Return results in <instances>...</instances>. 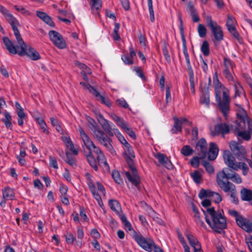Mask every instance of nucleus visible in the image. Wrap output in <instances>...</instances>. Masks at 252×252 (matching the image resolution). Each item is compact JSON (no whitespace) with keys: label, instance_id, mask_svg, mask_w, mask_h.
<instances>
[{"label":"nucleus","instance_id":"473e14b6","mask_svg":"<svg viewBox=\"0 0 252 252\" xmlns=\"http://www.w3.org/2000/svg\"><path fill=\"white\" fill-rule=\"evenodd\" d=\"M200 103L201 104H205L208 107L210 105V94L207 93H201L200 97Z\"/></svg>","mask_w":252,"mask_h":252},{"label":"nucleus","instance_id":"39448f33","mask_svg":"<svg viewBox=\"0 0 252 252\" xmlns=\"http://www.w3.org/2000/svg\"><path fill=\"white\" fill-rule=\"evenodd\" d=\"M223 158L225 163L230 168L234 170H238L239 169H242L243 174L246 175L249 172V168L246 163L244 162H239L237 163L236 159L232 155L229 150H225L223 152Z\"/></svg>","mask_w":252,"mask_h":252},{"label":"nucleus","instance_id":"f03ea898","mask_svg":"<svg viewBox=\"0 0 252 252\" xmlns=\"http://www.w3.org/2000/svg\"><path fill=\"white\" fill-rule=\"evenodd\" d=\"M2 40L6 49L12 54H18L21 57L27 56L33 61H36L41 58L39 53L32 46L27 47L26 45L25 47H21V50L18 51L8 37H3Z\"/></svg>","mask_w":252,"mask_h":252},{"label":"nucleus","instance_id":"423d86ee","mask_svg":"<svg viewBox=\"0 0 252 252\" xmlns=\"http://www.w3.org/2000/svg\"><path fill=\"white\" fill-rule=\"evenodd\" d=\"M206 20L207 26L211 29L214 35V38L212 40L216 45L217 42H219L223 39L222 30L221 27L216 22L214 21L210 16H207Z\"/></svg>","mask_w":252,"mask_h":252},{"label":"nucleus","instance_id":"e2e57ef3","mask_svg":"<svg viewBox=\"0 0 252 252\" xmlns=\"http://www.w3.org/2000/svg\"><path fill=\"white\" fill-rule=\"evenodd\" d=\"M66 241L68 244H72L75 240V237L71 233H68L67 235H65Z\"/></svg>","mask_w":252,"mask_h":252},{"label":"nucleus","instance_id":"1a4fd4ad","mask_svg":"<svg viewBox=\"0 0 252 252\" xmlns=\"http://www.w3.org/2000/svg\"><path fill=\"white\" fill-rule=\"evenodd\" d=\"M133 231V237L137 243L144 250L148 252H151L152 245L154 244V242L150 239L147 240L141 233H137L134 230Z\"/></svg>","mask_w":252,"mask_h":252},{"label":"nucleus","instance_id":"37998d69","mask_svg":"<svg viewBox=\"0 0 252 252\" xmlns=\"http://www.w3.org/2000/svg\"><path fill=\"white\" fill-rule=\"evenodd\" d=\"M237 225L242 229L243 228L244 225L247 221L248 219L242 215H240L237 218L235 219Z\"/></svg>","mask_w":252,"mask_h":252},{"label":"nucleus","instance_id":"603ef678","mask_svg":"<svg viewBox=\"0 0 252 252\" xmlns=\"http://www.w3.org/2000/svg\"><path fill=\"white\" fill-rule=\"evenodd\" d=\"M242 229L248 233L252 232V222L248 220Z\"/></svg>","mask_w":252,"mask_h":252},{"label":"nucleus","instance_id":"a211bd4d","mask_svg":"<svg viewBox=\"0 0 252 252\" xmlns=\"http://www.w3.org/2000/svg\"><path fill=\"white\" fill-rule=\"evenodd\" d=\"M178 18L180 22L179 24V29H180V34L181 36V38L182 40L183 43V52H188L187 49V42L184 34V28L183 26V21L182 18L181 14L178 15Z\"/></svg>","mask_w":252,"mask_h":252},{"label":"nucleus","instance_id":"20e7f679","mask_svg":"<svg viewBox=\"0 0 252 252\" xmlns=\"http://www.w3.org/2000/svg\"><path fill=\"white\" fill-rule=\"evenodd\" d=\"M229 170L227 168H224L222 170L219 171L216 176V182L218 186L226 192L230 191L231 189L232 190L235 189V185L228 181L229 179L232 180L234 177L233 174L228 173Z\"/></svg>","mask_w":252,"mask_h":252},{"label":"nucleus","instance_id":"a878e982","mask_svg":"<svg viewBox=\"0 0 252 252\" xmlns=\"http://www.w3.org/2000/svg\"><path fill=\"white\" fill-rule=\"evenodd\" d=\"M228 31L231 35L238 40L240 44H243L244 43L243 38L240 35L235 27H231L229 28V30H228Z\"/></svg>","mask_w":252,"mask_h":252},{"label":"nucleus","instance_id":"0eeeda50","mask_svg":"<svg viewBox=\"0 0 252 252\" xmlns=\"http://www.w3.org/2000/svg\"><path fill=\"white\" fill-rule=\"evenodd\" d=\"M94 133L98 141L105 146L112 154H116V151L111 144L112 139L111 137L105 135L104 130H101L100 128L97 127L94 129Z\"/></svg>","mask_w":252,"mask_h":252},{"label":"nucleus","instance_id":"c9c22d12","mask_svg":"<svg viewBox=\"0 0 252 252\" xmlns=\"http://www.w3.org/2000/svg\"><path fill=\"white\" fill-rule=\"evenodd\" d=\"M184 54L185 57L186 61L187 63V70L189 73V75H194L193 71L192 68L190 60H189V57L188 52H183Z\"/></svg>","mask_w":252,"mask_h":252},{"label":"nucleus","instance_id":"6e6d98bb","mask_svg":"<svg viewBox=\"0 0 252 252\" xmlns=\"http://www.w3.org/2000/svg\"><path fill=\"white\" fill-rule=\"evenodd\" d=\"M101 7V0H97L95 1H93L92 3V8L93 10L95 9L97 11Z\"/></svg>","mask_w":252,"mask_h":252},{"label":"nucleus","instance_id":"774afa93","mask_svg":"<svg viewBox=\"0 0 252 252\" xmlns=\"http://www.w3.org/2000/svg\"><path fill=\"white\" fill-rule=\"evenodd\" d=\"M245 242L248 245L249 250L252 252V235L246 237Z\"/></svg>","mask_w":252,"mask_h":252},{"label":"nucleus","instance_id":"e433bc0d","mask_svg":"<svg viewBox=\"0 0 252 252\" xmlns=\"http://www.w3.org/2000/svg\"><path fill=\"white\" fill-rule=\"evenodd\" d=\"M201 50L205 56H208L209 55V44L207 40L203 41L201 46Z\"/></svg>","mask_w":252,"mask_h":252},{"label":"nucleus","instance_id":"bf43d9fd","mask_svg":"<svg viewBox=\"0 0 252 252\" xmlns=\"http://www.w3.org/2000/svg\"><path fill=\"white\" fill-rule=\"evenodd\" d=\"M80 209V216L84 221H89V218L87 216L84 208L82 206H79Z\"/></svg>","mask_w":252,"mask_h":252},{"label":"nucleus","instance_id":"09e8293b","mask_svg":"<svg viewBox=\"0 0 252 252\" xmlns=\"http://www.w3.org/2000/svg\"><path fill=\"white\" fill-rule=\"evenodd\" d=\"M156 158L158 159V162L162 165L164 164V162L168 158L163 154L158 153L156 156Z\"/></svg>","mask_w":252,"mask_h":252},{"label":"nucleus","instance_id":"bb28decb","mask_svg":"<svg viewBox=\"0 0 252 252\" xmlns=\"http://www.w3.org/2000/svg\"><path fill=\"white\" fill-rule=\"evenodd\" d=\"M3 197L7 200H14L15 198L14 192L12 189L9 187L5 188L2 192Z\"/></svg>","mask_w":252,"mask_h":252},{"label":"nucleus","instance_id":"393cba45","mask_svg":"<svg viewBox=\"0 0 252 252\" xmlns=\"http://www.w3.org/2000/svg\"><path fill=\"white\" fill-rule=\"evenodd\" d=\"M88 162L89 164L94 169L95 171L98 170V167L96 164V161L93 156L92 152H89L86 155Z\"/></svg>","mask_w":252,"mask_h":252},{"label":"nucleus","instance_id":"dca6fc26","mask_svg":"<svg viewBox=\"0 0 252 252\" xmlns=\"http://www.w3.org/2000/svg\"><path fill=\"white\" fill-rule=\"evenodd\" d=\"M235 135L238 137L239 141H240L239 137H241L242 139L246 141H249L251 138V132L248 130H240L239 128L235 127L234 129H232Z\"/></svg>","mask_w":252,"mask_h":252},{"label":"nucleus","instance_id":"ddd939ff","mask_svg":"<svg viewBox=\"0 0 252 252\" xmlns=\"http://www.w3.org/2000/svg\"><path fill=\"white\" fill-rule=\"evenodd\" d=\"M195 149L200 151L197 153L201 158H205L207 156V143L205 138H201L196 143Z\"/></svg>","mask_w":252,"mask_h":252},{"label":"nucleus","instance_id":"2eb2a0df","mask_svg":"<svg viewBox=\"0 0 252 252\" xmlns=\"http://www.w3.org/2000/svg\"><path fill=\"white\" fill-rule=\"evenodd\" d=\"M223 101H222V113L224 116H226L229 111L230 97L227 91L223 92Z\"/></svg>","mask_w":252,"mask_h":252},{"label":"nucleus","instance_id":"4d7b16f0","mask_svg":"<svg viewBox=\"0 0 252 252\" xmlns=\"http://www.w3.org/2000/svg\"><path fill=\"white\" fill-rule=\"evenodd\" d=\"M190 87L191 91V93L193 94H195V84H194V75H189Z\"/></svg>","mask_w":252,"mask_h":252},{"label":"nucleus","instance_id":"49530a36","mask_svg":"<svg viewBox=\"0 0 252 252\" xmlns=\"http://www.w3.org/2000/svg\"><path fill=\"white\" fill-rule=\"evenodd\" d=\"M199 157H193L190 161L191 165L194 167L197 168L199 165V160L203 159V158H201V156H199Z\"/></svg>","mask_w":252,"mask_h":252},{"label":"nucleus","instance_id":"8fccbe9b","mask_svg":"<svg viewBox=\"0 0 252 252\" xmlns=\"http://www.w3.org/2000/svg\"><path fill=\"white\" fill-rule=\"evenodd\" d=\"M88 125L89 127L92 130H94V129H96V128L97 127L96 123L94 119L91 118L90 117H88L87 118Z\"/></svg>","mask_w":252,"mask_h":252},{"label":"nucleus","instance_id":"4c0bfd02","mask_svg":"<svg viewBox=\"0 0 252 252\" xmlns=\"http://www.w3.org/2000/svg\"><path fill=\"white\" fill-rule=\"evenodd\" d=\"M238 113L236 114L237 118L239 120H246L248 119V115L246 111L243 108L241 107L240 109H238Z\"/></svg>","mask_w":252,"mask_h":252},{"label":"nucleus","instance_id":"5701e85b","mask_svg":"<svg viewBox=\"0 0 252 252\" xmlns=\"http://www.w3.org/2000/svg\"><path fill=\"white\" fill-rule=\"evenodd\" d=\"M240 196L243 201H250L252 200V190L243 188L240 191Z\"/></svg>","mask_w":252,"mask_h":252},{"label":"nucleus","instance_id":"b1692460","mask_svg":"<svg viewBox=\"0 0 252 252\" xmlns=\"http://www.w3.org/2000/svg\"><path fill=\"white\" fill-rule=\"evenodd\" d=\"M188 10L189 12L193 22L196 23L199 21L200 18L191 1H189L188 4Z\"/></svg>","mask_w":252,"mask_h":252},{"label":"nucleus","instance_id":"4be33fe9","mask_svg":"<svg viewBox=\"0 0 252 252\" xmlns=\"http://www.w3.org/2000/svg\"><path fill=\"white\" fill-rule=\"evenodd\" d=\"M4 118L1 119V122L4 124L7 129L13 130V125L12 123V118L10 114L5 111L3 113Z\"/></svg>","mask_w":252,"mask_h":252},{"label":"nucleus","instance_id":"5fc2aeb1","mask_svg":"<svg viewBox=\"0 0 252 252\" xmlns=\"http://www.w3.org/2000/svg\"><path fill=\"white\" fill-rule=\"evenodd\" d=\"M49 164L50 166L55 169H58V166L57 163V159L51 156H49Z\"/></svg>","mask_w":252,"mask_h":252},{"label":"nucleus","instance_id":"3c124183","mask_svg":"<svg viewBox=\"0 0 252 252\" xmlns=\"http://www.w3.org/2000/svg\"><path fill=\"white\" fill-rule=\"evenodd\" d=\"M215 92V97H216V101L218 103L219 109L222 112L221 106H222V102L221 101V97L220 94V91H216Z\"/></svg>","mask_w":252,"mask_h":252},{"label":"nucleus","instance_id":"de8ad7c7","mask_svg":"<svg viewBox=\"0 0 252 252\" xmlns=\"http://www.w3.org/2000/svg\"><path fill=\"white\" fill-rule=\"evenodd\" d=\"M122 59L126 64L131 65L134 63L133 60L129 57L128 54L123 55L122 56Z\"/></svg>","mask_w":252,"mask_h":252},{"label":"nucleus","instance_id":"72a5a7b5","mask_svg":"<svg viewBox=\"0 0 252 252\" xmlns=\"http://www.w3.org/2000/svg\"><path fill=\"white\" fill-rule=\"evenodd\" d=\"M194 182L196 184H199L202 180V175L198 170H195L193 172L190 173Z\"/></svg>","mask_w":252,"mask_h":252},{"label":"nucleus","instance_id":"2f4dec72","mask_svg":"<svg viewBox=\"0 0 252 252\" xmlns=\"http://www.w3.org/2000/svg\"><path fill=\"white\" fill-rule=\"evenodd\" d=\"M194 153V150L189 145H185L181 149V153L184 156L189 157Z\"/></svg>","mask_w":252,"mask_h":252},{"label":"nucleus","instance_id":"052dcab7","mask_svg":"<svg viewBox=\"0 0 252 252\" xmlns=\"http://www.w3.org/2000/svg\"><path fill=\"white\" fill-rule=\"evenodd\" d=\"M124 130L126 132V133L133 139H135L136 138V136L134 131L127 126Z\"/></svg>","mask_w":252,"mask_h":252},{"label":"nucleus","instance_id":"9d476101","mask_svg":"<svg viewBox=\"0 0 252 252\" xmlns=\"http://www.w3.org/2000/svg\"><path fill=\"white\" fill-rule=\"evenodd\" d=\"M96 119L98 121L100 125L101 126L102 128L105 132L106 135L110 137H113V133L112 131V123H109L108 121L105 119L103 115L99 112L94 111Z\"/></svg>","mask_w":252,"mask_h":252},{"label":"nucleus","instance_id":"9b49d317","mask_svg":"<svg viewBox=\"0 0 252 252\" xmlns=\"http://www.w3.org/2000/svg\"><path fill=\"white\" fill-rule=\"evenodd\" d=\"M49 36L50 40L56 47L60 49L66 47V43L63 36L58 32L53 30L50 31L49 32Z\"/></svg>","mask_w":252,"mask_h":252},{"label":"nucleus","instance_id":"412c9836","mask_svg":"<svg viewBox=\"0 0 252 252\" xmlns=\"http://www.w3.org/2000/svg\"><path fill=\"white\" fill-rule=\"evenodd\" d=\"M185 235L187 237L190 246L193 248L194 250L195 249L199 248V247H201L200 243L198 241L196 237L191 234L189 232L187 231L185 233Z\"/></svg>","mask_w":252,"mask_h":252},{"label":"nucleus","instance_id":"f3484780","mask_svg":"<svg viewBox=\"0 0 252 252\" xmlns=\"http://www.w3.org/2000/svg\"><path fill=\"white\" fill-rule=\"evenodd\" d=\"M219 148L214 142L210 143L209 151H207L208 158L210 160H215L218 154Z\"/></svg>","mask_w":252,"mask_h":252},{"label":"nucleus","instance_id":"c03bdc74","mask_svg":"<svg viewBox=\"0 0 252 252\" xmlns=\"http://www.w3.org/2000/svg\"><path fill=\"white\" fill-rule=\"evenodd\" d=\"M120 28V25L118 23H115V28L113 33V38L115 40H119L121 37L119 34V31Z\"/></svg>","mask_w":252,"mask_h":252},{"label":"nucleus","instance_id":"7ed1b4c3","mask_svg":"<svg viewBox=\"0 0 252 252\" xmlns=\"http://www.w3.org/2000/svg\"><path fill=\"white\" fill-rule=\"evenodd\" d=\"M124 157L126 161L128 166L132 172V175L129 171L125 172L126 177L132 184L138 187L141 181L138 174V171L135 165L134 158H135V154L132 147L127 149L124 154Z\"/></svg>","mask_w":252,"mask_h":252},{"label":"nucleus","instance_id":"7c9ffc66","mask_svg":"<svg viewBox=\"0 0 252 252\" xmlns=\"http://www.w3.org/2000/svg\"><path fill=\"white\" fill-rule=\"evenodd\" d=\"M95 97L97 98V100L100 101L102 104L105 105L107 107H110L111 106L110 99L108 97H104L102 96L99 94V93H96Z\"/></svg>","mask_w":252,"mask_h":252},{"label":"nucleus","instance_id":"c756f323","mask_svg":"<svg viewBox=\"0 0 252 252\" xmlns=\"http://www.w3.org/2000/svg\"><path fill=\"white\" fill-rule=\"evenodd\" d=\"M173 120L174 121V125L171 129L172 133L176 134L178 132H182V125L180 123V119L176 117H174L173 118Z\"/></svg>","mask_w":252,"mask_h":252},{"label":"nucleus","instance_id":"c85d7f7f","mask_svg":"<svg viewBox=\"0 0 252 252\" xmlns=\"http://www.w3.org/2000/svg\"><path fill=\"white\" fill-rule=\"evenodd\" d=\"M4 17L7 22L10 24L12 28L13 27L20 26L18 21L11 13H8Z\"/></svg>","mask_w":252,"mask_h":252},{"label":"nucleus","instance_id":"6ab92c4d","mask_svg":"<svg viewBox=\"0 0 252 252\" xmlns=\"http://www.w3.org/2000/svg\"><path fill=\"white\" fill-rule=\"evenodd\" d=\"M12 29L13 31L14 35L16 38L17 43L18 44V45L15 46L16 47V49L17 50L19 49H20V50H21V47H25L27 45L24 41L23 38H22L19 31L18 29L17 26L13 27Z\"/></svg>","mask_w":252,"mask_h":252},{"label":"nucleus","instance_id":"f257e3e1","mask_svg":"<svg viewBox=\"0 0 252 252\" xmlns=\"http://www.w3.org/2000/svg\"><path fill=\"white\" fill-rule=\"evenodd\" d=\"M205 216V220L209 226L218 233L227 227L226 219L220 213H217L214 207L209 208L206 211L202 209Z\"/></svg>","mask_w":252,"mask_h":252},{"label":"nucleus","instance_id":"f704fd0d","mask_svg":"<svg viewBox=\"0 0 252 252\" xmlns=\"http://www.w3.org/2000/svg\"><path fill=\"white\" fill-rule=\"evenodd\" d=\"M66 159L65 161L71 166H76V162L75 158L71 156V154L68 151H65Z\"/></svg>","mask_w":252,"mask_h":252},{"label":"nucleus","instance_id":"f8f14e48","mask_svg":"<svg viewBox=\"0 0 252 252\" xmlns=\"http://www.w3.org/2000/svg\"><path fill=\"white\" fill-rule=\"evenodd\" d=\"M211 134L213 136H218L220 134L224 135L230 132V127L226 123L216 124L214 128H210Z\"/></svg>","mask_w":252,"mask_h":252},{"label":"nucleus","instance_id":"a18cd8bd","mask_svg":"<svg viewBox=\"0 0 252 252\" xmlns=\"http://www.w3.org/2000/svg\"><path fill=\"white\" fill-rule=\"evenodd\" d=\"M198 34L201 37H205L207 33V30L205 27L201 24H199L198 26Z\"/></svg>","mask_w":252,"mask_h":252},{"label":"nucleus","instance_id":"79ce46f5","mask_svg":"<svg viewBox=\"0 0 252 252\" xmlns=\"http://www.w3.org/2000/svg\"><path fill=\"white\" fill-rule=\"evenodd\" d=\"M214 83L215 86V91H220V89L223 87V85L219 80L217 72H215V76L214 77Z\"/></svg>","mask_w":252,"mask_h":252},{"label":"nucleus","instance_id":"6e6552de","mask_svg":"<svg viewBox=\"0 0 252 252\" xmlns=\"http://www.w3.org/2000/svg\"><path fill=\"white\" fill-rule=\"evenodd\" d=\"M230 152L235 158H237L239 160H247V153L245 148L240 145L238 142L231 141L229 143Z\"/></svg>","mask_w":252,"mask_h":252},{"label":"nucleus","instance_id":"4468645a","mask_svg":"<svg viewBox=\"0 0 252 252\" xmlns=\"http://www.w3.org/2000/svg\"><path fill=\"white\" fill-rule=\"evenodd\" d=\"M78 130L84 144L86 146V148L89 150V152H92V147L93 146H94V144L89 136L85 132L81 127H80Z\"/></svg>","mask_w":252,"mask_h":252},{"label":"nucleus","instance_id":"aec40b11","mask_svg":"<svg viewBox=\"0 0 252 252\" xmlns=\"http://www.w3.org/2000/svg\"><path fill=\"white\" fill-rule=\"evenodd\" d=\"M12 29L13 31L14 35L16 38L17 43L18 44V45L15 46L16 47V49L17 50L19 49H20V50H21V47H25L27 45L24 41L23 38H22L19 31L18 29L17 26L13 27Z\"/></svg>","mask_w":252,"mask_h":252},{"label":"nucleus","instance_id":"a19ab883","mask_svg":"<svg viewBox=\"0 0 252 252\" xmlns=\"http://www.w3.org/2000/svg\"><path fill=\"white\" fill-rule=\"evenodd\" d=\"M201 164L205 167L208 173L212 174L214 172V168L209 161L204 160L201 162Z\"/></svg>","mask_w":252,"mask_h":252},{"label":"nucleus","instance_id":"338daca9","mask_svg":"<svg viewBox=\"0 0 252 252\" xmlns=\"http://www.w3.org/2000/svg\"><path fill=\"white\" fill-rule=\"evenodd\" d=\"M66 146L67 147V148L70 149V150L73 153L74 155H78V151L74 148V144L72 141L69 142L68 144H66Z\"/></svg>","mask_w":252,"mask_h":252},{"label":"nucleus","instance_id":"864d4df0","mask_svg":"<svg viewBox=\"0 0 252 252\" xmlns=\"http://www.w3.org/2000/svg\"><path fill=\"white\" fill-rule=\"evenodd\" d=\"M42 20L50 27H54L55 26L54 22L52 20L51 17L47 14L45 17H44Z\"/></svg>","mask_w":252,"mask_h":252},{"label":"nucleus","instance_id":"cd10ccee","mask_svg":"<svg viewBox=\"0 0 252 252\" xmlns=\"http://www.w3.org/2000/svg\"><path fill=\"white\" fill-rule=\"evenodd\" d=\"M108 204L111 209L115 212L116 214H119V211L118 209H120L121 210V205L120 203L115 199H110L109 200Z\"/></svg>","mask_w":252,"mask_h":252},{"label":"nucleus","instance_id":"69168bd1","mask_svg":"<svg viewBox=\"0 0 252 252\" xmlns=\"http://www.w3.org/2000/svg\"><path fill=\"white\" fill-rule=\"evenodd\" d=\"M198 128L196 126L194 127L192 130V138L191 140L193 141H196L198 139Z\"/></svg>","mask_w":252,"mask_h":252},{"label":"nucleus","instance_id":"680f3d73","mask_svg":"<svg viewBox=\"0 0 252 252\" xmlns=\"http://www.w3.org/2000/svg\"><path fill=\"white\" fill-rule=\"evenodd\" d=\"M212 197H213V201L216 203L219 204L222 201V197L221 195L218 192H215L214 196H212Z\"/></svg>","mask_w":252,"mask_h":252},{"label":"nucleus","instance_id":"58836bf2","mask_svg":"<svg viewBox=\"0 0 252 252\" xmlns=\"http://www.w3.org/2000/svg\"><path fill=\"white\" fill-rule=\"evenodd\" d=\"M112 177L116 183L118 184H122L123 183V179L121 178L120 174L118 171H113L112 173Z\"/></svg>","mask_w":252,"mask_h":252},{"label":"nucleus","instance_id":"13d9d810","mask_svg":"<svg viewBox=\"0 0 252 252\" xmlns=\"http://www.w3.org/2000/svg\"><path fill=\"white\" fill-rule=\"evenodd\" d=\"M116 102L117 105L120 107H122L124 108H128V104L124 98L118 99L116 100Z\"/></svg>","mask_w":252,"mask_h":252},{"label":"nucleus","instance_id":"ea45409f","mask_svg":"<svg viewBox=\"0 0 252 252\" xmlns=\"http://www.w3.org/2000/svg\"><path fill=\"white\" fill-rule=\"evenodd\" d=\"M167 46H168V44L166 42H164L163 47H162V51L163 54L164 56L165 60L168 63H170L171 59L170 56L169 54L168 50L167 49Z\"/></svg>","mask_w":252,"mask_h":252},{"label":"nucleus","instance_id":"0e129e2a","mask_svg":"<svg viewBox=\"0 0 252 252\" xmlns=\"http://www.w3.org/2000/svg\"><path fill=\"white\" fill-rule=\"evenodd\" d=\"M14 7L17 11L20 12L23 14L30 15V12L22 6L15 5Z\"/></svg>","mask_w":252,"mask_h":252}]
</instances>
